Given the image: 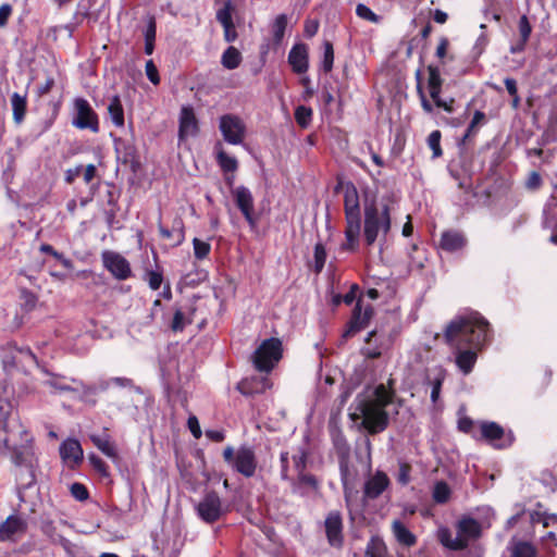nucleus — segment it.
<instances>
[{"mask_svg": "<svg viewBox=\"0 0 557 557\" xmlns=\"http://www.w3.org/2000/svg\"><path fill=\"white\" fill-rule=\"evenodd\" d=\"M488 322L478 312L458 315L445 330L446 343L455 350V362L463 374H469L481 350L490 339Z\"/></svg>", "mask_w": 557, "mask_h": 557, "instance_id": "f257e3e1", "label": "nucleus"}, {"mask_svg": "<svg viewBox=\"0 0 557 557\" xmlns=\"http://www.w3.org/2000/svg\"><path fill=\"white\" fill-rule=\"evenodd\" d=\"M2 430L7 432L4 445L10 451V459L15 467L18 486L30 488L36 483L38 460L33 446V437L20 423L17 414L10 412L5 421L2 420Z\"/></svg>", "mask_w": 557, "mask_h": 557, "instance_id": "f03ea898", "label": "nucleus"}, {"mask_svg": "<svg viewBox=\"0 0 557 557\" xmlns=\"http://www.w3.org/2000/svg\"><path fill=\"white\" fill-rule=\"evenodd\" d=\"M394 396L392 379L388 380V386L379 384L367 391L364 395L357 396L354 414H359L362 418V424L369 433L376 434L387 428L388 414L385 407L393 401Z\"/></svg>", "mask_w": 557, "mask_h": 557, "instance_id": "7ed1b4c3", "label": "nucleus"}, {"mask_svg": "<svg viewBox=\"0 0 557 557\" xmlns=\"http://www.w3.org/2000/svg\"><path fill=\"white\" fill-rule=\"evenodd\" d=\"M396 202L394 193H386L379 201H373L364 207V239L371 246L382 235L391 230V212Z\"/></svg>", "mask_w": 557, "mask_h": 557, "instance_id": "20e7f679", "label": "nucleus"}, {"mask_svg": "<svg viewBox=\"0 0 557 557\" xmlns=\"http://www.w3.org/2000/svg\"><path fill=\"white\" fill-rule=\"evenodd\" d=\"M389 486V479L383 471H376L370 476L363 486V504L361 506L354 503V496L357 492L345 486L344 498L350 519L354 521L357 516L362 513L366 499L377 498Z\"/></svg>", "mask_w": 557, "mask_h": 557, "instance_id": "39448f33", "label": "nucleus"}, {"mask_svg": "<svg viewBox=\"0 0 557 557\" xmlns=\"http://www.w3.org/2000/svg\"><path fill=\"white\" fill-rule=\"evenodd\" d=\"M223 457L234 470L245 478H251L255 475L257 459L251 447L240 446L236 451H234L233 447L227 446L223 451Z\"/></svg>", "mask_w": 557, "mask_h": 557, "instance_id": "423d86ee", "label": "nucleus"}, {"mask_svg": "<svg viewBox=\"0 0 557 557\" xmlns=\"http://www.w3.org/2000/svg\"><path fill=\"white\" fill-rule=\"evenodd\" d=\"M195 510L201 521L212 524L227 513L228 507L223 503L216 492L211 491L206 493L196 504Z\"/></svg>", "mask_w": 557, "mask_h": 557, "instance_id": "0eeeda50", "label": "nucleus"}, {"mask_svg": "<svg viewBox=\"0 0 557 557\" xmlns=\"http://www.w3.org/2000/svg\"><path fill=\"white\" fill-rule=\"evenodd\" d=\"M282 357V343L277 338L262 342L253 354V363L259 371L269 372Z\"/></svg>", "mask_w": 557, "mask_h": 557, "instance_id": "6e6552de", "label": "nucleus"}, {"mask_svg": "<svg viewBox=\"0 0 557 557\" xmlns=\"http://www.w3.org/2000/svg\"><path fill=\"white\" fill-rule=\"evenodd\" d=\"M219 128L224 140L231 145H239L246 135L244 121L234 114H225L220 117Z\"/></svg>", "mask_w": 557, "mask_h": 557, "instance_id": "1a4fd4ad", "label": "nucleus"}, {"mask_svg": "<svg viewBox=\"0 0 557 557\" xmlns=\"http://www.w3.org/2000/svg\"><path fill=\"white\" fill-rule=\"evenodd\" d=\"M75 116L72 124L79 129H89L92 133L99 132V122L96 112L89 102L84 98L74 101Z\"/></svg>", "mask_w": 557, "mask_h": 557, "instance_id": "9d476101", "label": "nucleus"}, {"mask_svg": "<svg viewBox=\"0 0 557 557\" xmlns=\"http://www.w3.org/2000/svg\"><path fill=\"white\" fill-rule=\"evenodd\" d=\"M235 203L251 228L257 226L255 203L251 191L245 186H237L232 190Z\"/></svg>", "mask_w": 557, "mask_h": 557, "instance_id": "9b49d317", "label": "nucleus"}, {"mask_svg": "<svg viewBox=\"0 0 557 557\" xmlns=\"http://www.w3.org/2000/svg\"><path fill=\"white\" fill-rule=\"evenodd\" d=\"M106 269L117 280H126L131 276V267L128 261L121 255L107 251L102 255Z\"/></svg>", "mask_w": 557, "mask_h": 557, "instance_id": "f8f14e48", "label": "nucleus"}, {"mask_svg": "<svg viewBox=\"0 0 557 557\" xmlns=\"http://www.w3.org/2000/svg\"><path fill=\"white\" fill-rule=\"evenodd\" d=\"M373 309L370 305L363 308L361 299H359L352 310V317L348 323V327L344 333V337L352 336L357 332L364 329L371 317Z\"/></svg>", "mask_w": 557, "mask_h": 557, "instance_id": "ddd939ff", "label": "nucleus"}, {"mask_svg": "<svg viewBox=\"0 0 557 557\" xmlns=\"http://www.w3.org/2000/svg\"><path fill=\"white\" fill-rule=\"evenodd\" d=\"M325 533L332 546L339 547L343 544V519L339 511L329 512L324 521Z\"/></svg>", "mask_w": 557, "mask_h": 557, "instance_id": "4468645a", "label": "nucleus"}, {"mask_svg": "<svg viewBox=\"0 0 557 557\" xmlns=\"http://www.w3.org/2000/svg\"><path fill=\"white\" fill-rule=\"evenodd\" d=\"M481 435L496 448H504L511 444V438L504 437V429L496 422H482Z\"/></svg>", "mask_w": 557, "mask_h": 557, "instance_id": "2eb2a0df", "label": "nucleus"}, {"mask_svg": "<svg viewBox=\"0 0 557 557\" xmlns=\"http://www.w3.org/2000/svg\"><path fill=\"white\" fill-rule=\"evenodd\" d=\"M198 133V121L195 115L194 109L190 106H184L180 113V129L178 135L181 139L196 136Z\"/></svg>", "mask_w": 557, "mask_h": 557, "instance_id": "dca6fc26", "label": "nucleus"}, {"mask_svg": "<svg viewBox=\"0 0 557 557\" xmlns=\"http://www.w3.org/2000/svg\"><path fill=\"white\" fill-rule=\"evenodd\" d=\"M344 207L346 221H360L359 196L352 183L344 186Z\"/></svg>", "mask_w": 557, "mask_h": 557, "instance_id": "f3484780", "label": "nucleus"}, {"mask_svg": "<svg viewBox=\"0 0 557 557\" xmlns=\"http://www.w3.org/2000/svg\"><path fill=\"white\" fill-rule=\"evenodd\" d=\"M64 380H65V377H63V376L52 375L49 380H47L45 382V384L50 386L51 388H53L55 392H59V393L82 391L86 395V394H90V393L95 392V388H92L91 386L85 385L79 380H76L73 377L70 379V381L73 383V385L64 383L63 382Z\"/></svg>", "mask_w": 557, "mask_h": 557, "instance_id": "a211bd4d", "label": "nucleus"}, {"mask_svg": "<svg viewBox=\"0 0 557 557\" xmlns=\"http://www.w3.org/2000/svg\"><path fill=\"white\" fill-rule=\"evenodd\" d=\"M288 62L293 71L302 74L308 70V49L304 44L295 45L288 53Z\"/></svg>", "mask_w": 557, "mask_h": 557, "instance_id": "6ab92c4d", "label": "nucleus"}, {"mask_svg": "<svg viewBox=\"0 0 557 557\" xmlns=\"http://www.w3.org/2000/svg\"><path fill=\"white\" fill-rule=\"evenodd\" d=\"M481 527L479 522L473 518H462L457 523V535L465 542V548L468 543L480 536Z\"/></svg>", "mask_w": 557, "mask_h": 557, "instance_id": "aec40b11", "label": "nucleus"}, {"mask_svg": "<svg viewBox=\"0 0 557 557\" xmlns=\"http://www.w3.org/2000/svg\"><path fill=\"white\" fill-rule=\"evenodd\" d=\"M60 455L64 462L78 463L83 460V449L75 438H67L60 445Z\"/></svg>", "mask_w": 557, "mask_h": 557, "instance_id": "412c9836", "label": "nucleus"}, {"mask_svg": "<svg viewBox=\"0 0 557 557\" xmlns=\"http://www.w3.org/2000/svg\"><path fill=\"white\" fill-rule=\"evenodd\" d=\"M27 523L17 516H10L2 522V541L4 539H14L26 532Z\"/></svg>", "mask_w": 557, "mask_h": 557, "instance_id": "4be33fe9", "label": "nucleus"}, {"mask_svg": "<svg viewBox=\"0 0 557 557\" xmlns=\"http://www.w3.org/2000/svg\"><path fill=\"white\" fill-rule=\"evenodd\" d=\"M518 33H519V39L516 42H513L509 49L510 52L513 54L522 52L524 50L525 45L531 36L532 26H531L527 15H522L519 18Z\"/></svg>", "mask_w": 557, "mask_h": 557, "instance_id": "5701e85b", "label": "nucleus"}, {"mask_svg": "<svg viewBox=\"0 0 557 557\" xmlns=\"http://www.w3.org/2000/svg\"><path fill=\"white\" fill-rule=\"evenodd\" d=\"M510 557H537L536 548L527 541L512 537L507 546Z\"/></svg>", "mask_w": 557, "mask_h": 557, "instance_id": "b1692460", "label": "nucleus"}, {"mask_svg": "<svg viewBox=\"0 0 557 557\" xmlns=\"http://www.w3.org/2000/svg\"><path fill=\"white\" fill-rule=\"evenodd\" d=\"M466 245L465 236L457 231H446L442 234L440 246L442 249L454 252Z\"/></svg>", "mask_w": 557, "mask_h": 557, "instance_id": "393cba45", "label": "nucleus"}, {"mask_svg": "<svg viewBox=\"0 0 557 557\" xmlns=\"http://www.w3.org/2000/svg\"><path fill=\"white\" fill-rule=\"evenodd\" d=\"M446 377V370L442 367H435L428 373L426 380L431 385V400L436 403L440 398L442 384Z\"/></svg>", "mask_w": 557, "mask_h": 557, "instance_id": "a878e982", "label": "nucleus"}, {"mask_svg": "<svg viewBox=\"0 0 557 557\" xmlns=\"http://www.w3.org/2000/svg\"><path fill=\"white\" fill-rule=\"evenodd\" d=\"M360 234V221H346L345 243L342 244L343 250L354 251L358 247Z\"/></svg>", "mask_w": 557, "mask_h": 557, "instance_id": "bb28decb", "label": "nucleus"}, {"mask_svg": "<svg viewBox=\"0 0 557 557\" xmlns=\"http://www.w3.org/2000/svg\"><path fill=\"white\" fill-rule=\"evenodd\" d=\"M392 531L397 542L404 546L410 547L417 543L416 535L399 520H394Z\"/></svg>", "mask_w": 557, "mask_h": 557, "instance_id": "cd10ccee", "label": "nucleus"}, {"mask_svg": "<svg viewBox=\"0 0 557 557\" xmlns=\"http://www.w3.org/2000/svg\"><path fill=\"white\" fill-rule=\"evenodd\" d=\"M91 442L94 445L107 457L115 459L117 457L114 445L112 444L108 434L103 435H91Z\"/></svg>", "mask_w": 557, "mask_h": 557, "instance_id": "c85d7f7f", "label": "nucleus"}, {"mask_svg": "<svg viewBox=\"0 0 557 557\" xmlns=\"http://www.w3.org/2000/svg\"><path fill=\"white\" fill-rule=\"evenodd\" d=\"M243 61L242 53L239 50L233 46H230L225 49L221 57V64L226 70H235L237 69Z\"/></svg>", "mask_w": 557, "mask_h": 557, "instance_id": "c756f323", "label": "nucleus"}, {"mask_svg": "<svg viewBox=\"0 0 557 557\" xmlns=\"http://www.w3.org/2000/svg\"><path fill=\"white\" fill-rule=\"evenodd\" d=\"M437 537L440 542L449 549L460 550L465 548V542H462L461 539L458 537V535L453 537L450 530L447 528L440 529Z\"/></svg>", "mask_w": 557, "mask_h": 557, "instance_id": "7c9ffc66", "label": "nucleus"}, {"mask_svg": "<svg viewBox=\"0 0 557 557\" xmlns=\"http://www.w3.org/2000/svg\"><path fill=\"white\" fill-rule=\"evenodd\" d=\"M108 112L115 126L122 127L124 125V110L119 96L111 98L108 106Z\"/></svg>", "mask_w": 557, "mask_h": 557, "instance_id": "2f4dec72", "label": "nucleus"}, {"mask_svg": "<svg viewBox=\"0 0 557 557\" xmlns=\"http://www.w3.org/2000/svg\"><path fill=\"white\" fill-rule=\"evenodd\" d=\"M11 106L14 122L21 124L26 113V97L14 92L11 97Z\"/></svg>", "mask_w": 557, "mask_h": 557, "instance_id": "473e14b6", "label": "nucleus"}, {"mask_svg": "<svg viewBox=\"0 0 557 557\" xmlns=\"http://www.w3.org/2000/svg\"><path fill=\"white\" fill-rule=\"evenodd\" d=\"M159 231L163 238L173 239L175 246L182 244V242L184 240V230L181 220L174 223V226L171 231L161 225L159 226Z\"/></svg>", "mask_w": 557, "mask_h": 557, "instance_id": "72a5a7b5", "label": "nucleus"}, {"mask_svg": "<svg viewBox=\"0 0 557 557\" xmlns=\"http://www.w3.org/2000/svg\"><path fill=\"white\" fill-rule=\"evenodd\" d=\"M451 495L449 485L444 481H438L434 484L432 491V498L436 504H446Z\"/></svg>", "mask_w": 557, "mask_h": 557, "instance_id": "f704fd0d", "label": "nucleus"}, {"mask_svg": "<svg viewBox=\"0 0 557 557\" xmlns=\"http://www.w3.org/2000/svg\"><path fill=\"white\" fill-rule=\"evenodd\" d=\"M486 122L485 113L476 110L472 116L470 124L467 127V131L462 137V144H465L470 137L474 136L478 132V128L484 125Z\"/></svg>", "mask_w": 557, "mask_h": 557, "instance_id": "c9c22d12", "label": "nucleus"}, {"mask_svg": "<svg viewBox=\"0 0 557 557\" xmlns=\"http://www.w3.org/2000/svg\"><path fill=\"white\" fill-rule=\"evenodd\" d=\"M234 4L231 0L224 2V5L216 11V21L222 25L234 24L232 14L234 12Z\"/></svg>", "mask_w": 557, "mask_h": 557, "instance_id": "e433bc0d", "label": "nucleus"}, {"mask_svg": "<svg viewBox=\"0 0 557 557\" xmlns=\"http://www.w3.org/2000/svg\"><path fill=\"white\" fill-rule=\"evenodd\" d=\"M218 163L224 172H235L238 168V162L235 157L228 156L225 151L218 152Z\"/></svg>", "mask_w": 557, "mask_h": 557, "instance_id": "4c0bfd02", "label": "nucleus"}, {"mask_svg": "<svg viewBox=\"0 0 557 557\" xmlns=\"http://www.w3.org/2000/svg\"><path fill=\"white\" fill-rule=\"evenodd\" d=\"M312 119V110L306 106H298L295 110V120L297 124L306 128Z\"/></svg>", "mask_w": 557, "mask_h": 557, "instance_id": "58836bf2", "label": "nucleus"}, {"mask_svg": "<svg viewBox=\"0 0 557 557\" xmlns=\"http://www.w3.org/2000/svg\"><path fill=\"white\" fill-rule=\"evenodd\" d=\"M356 14L358 17L371 22L373 24H379L382 17L375 14L369 7L363 3H359L356 8Z\"/></svg>", "mask_w": 557, "mask_h": 557, "instance_id": "ea45409f", "label": "nucleus"}, {"mask_svg": "<svg viewBox=\"0 0 557 557\" xmlns=\"http://www.w3.org/2000/svg\"><path fill=\"white\" fill-rule=\"evenodd\" d=\"M314 271L317 273H320L322 269L324 268L325 260H326V250L324 245L321 242H318L314 246Z\"/></svg>", "mask_w": 557, "mask_h": 557, "instance_id": "a19ab883", "label": "nucleus"}, {"mask_svg": "<svg viewBox=\"0 0 557 557\" xmlns=\"http://www.w3.org/2000/svg\"><path fill=\"white\" fill-rule=\"evenodd\" d=\"M323 47H324V52H323V59L321 62V66L325 73H329L332 71L333 63H334L333 45L330 41H325Z\"/></svg>", "mask_w": 557, "mask_h": 557, "instance_id": "79ce46f5", "label": "nucleus"}, {"mask_svg": "<svg viewBox=\"0 0 557 557\" xmlns=\"http://www.w3.org/2000/svg\"><path fill=\"white\" fill-rule=\"evenodd\" d=\"M376 336V332L375 331H372L368 334L367 338H366V343H367V347L363 348V355L367 357V358H370V359H375V358H379L381 355H382V348L381 346H371V343H372V339Z\"/></svg>", "mask_w": 557, "mask_h": 557, "instance_id": "37998d69", "label": "nucleus"}, {"mask_svg": "<svg viewBox=\"0 0 557 557\" xmlns=\"http://www.w3.org/2000/svg\"><path fill=\"white\" fill-rule=\"evenodd\" d=\"M24 359H30V360H36V357L34 356V354L28 349V348H15V354L12 355L11 359L9 360H3V363L7 366H12V364H15L16 362L18 361H22Z\"/></svg>", "mask_w": 557, "mask_h": 557, "instance_id": "c03bdc74", "label": "nucleus"}, {"mask_svg": "<svg viewBox=\"0 0 557 557\" xmlns=\"http://www.w3.org/2000/svg\"><path fill=\"white\" fill-rule=\"evenodd\" d=\"M428 145L433 152V158H438L443 154L441 148V132L433 131L428 137Z\"/></svg>", "mask_w": 557, "mask_h": 557, "instance_id": "a18cd8bd", "label": "nucleus"}, {"mask_svg": "<svg viewBox=\"0 0 557 557\" xmlns=\"http://www.w3.org/2000/svg\"><path fill=\"white\" fill-rule=\"evenodd\" d=\"M193 246H194L195 257L199 260L205 259L209 255L210 249H211V246L209 243L200 240L198 238H194Z\"/></svg>", "mask_w": 557, "mask_h": 557, "instance_id": "49530a36", "label": "nucleus"}, {"mask_svg": "<svg viewBox=\"0 0 557 557\" xmlns=\"http://www.w3.org/2000/svg\"><path fill=\"white\" fill-rule=\"evenodd\" d=\"M286 26L287 16L285 14L277 15L273 24V35L276 40H281L283 38Z\"/></svg>", "mask_w": 557, "mask_h": 557, "instance_id": "de8ad7c7", "label": "nucleus"}, {"mask_svg": "<svg viewBox=\"0 0 557 557\" xmlns=\"http://www.w3.org/2000/svg\"><path fill=\"white\" fill-rule=\"evenodd\" d=\"M72 496L79 502L86 500L89 496L86 486L82 483L75 482L70 487Z\"/></svg>", "mask_w": 557, "mask_h": 557, "instance_id": "09e8293b", "label": "nucleus"}, {"mask_svg": "<svg viewBox=\"0 0 557 557\" xmlns=\"http://www.w3.org/2000/svg\"><path fill=\"white\" fill-rule=\"evenodd\" d=\"M146 281L148 282V285L152 290H157L160 288L163 281L162 273L152 270L147 271Z\"/></svg>", "mask_w": 557, "mask_h": 557, "instance_id": "8fccbe9b", "label": "nucleus"}, {"mask_svg": "<svg viewBox=\"0 0 557 557\" xmlns=\"http://www.w3.org/2000/svg\"><path fill=\"white\" fill-rule=\"evenodd\" d=\"M42 532L49 536L53 542H62L64 539L55 532V527L51 520L42 521Z\"/></svg>", "mask_w": 557, "mask_h": 557, "instance_id": "3c124183", "label": "nucleus"}, {"mask_svg": "<svg viewBox=\"0 0 557 557\" xmlns=\"http://www.w3.org/2000/svg\"><path fill=\"white\" fill-rule=\"evenodd\" d=\"M367 557H386L384 544L380 541H372L367 548Z\"/></svg>", "mask_w": 557, "mask_h": 557, "instance_id": "603ef678", "label": "nucleus"}, {"mask_svg": "<svg viewBox=\"0 0 557 557\" xmlns=\"http://www.w3.org/2000/svg\"><path fill=\"white\" fill-rule=\"evenodd\" d=\"M429 79H428V87L434 88V87H442V78L440 74V70L436 66L429 65Z\"/></svg>", "mask_w": 557, "mask_h": 557, "instance_id": "864d4df0", "label": "nucleus"}, {"mask_svg": "<svg viewBox=\"0 0 557 557\" xmlns=\"http://www.w3.org/2000/svg\"><path fill=\"white\" fill-rule=\"evenodd\" d=\"M145 71L148 79L153 84L158 85L160 83V77L158 73V69L152 60H148L145 65Z\"/></svg>", "mask_w": 557, "mask_h": 557, "instance_id": "5fc2aeb1", "label": "nucleus"}, {"mask_svg": "<svg viewBox=\"0 0 557 557\" xmlns=\"http://www.w3.org/2000/svg\"><path fill=\"white\" fill-rule=\"evenodd\" d=\"M111 384H114V385H116L119 387H132L133 386V381L131 379H127V377H112L109 381L103 382L100 385V388L101 389H107V388H109V386Z\"/></svg>", "mask_w": 557, "mask_h": 557, "instance_id": "6e6d98bb", "label": "nucleus"}, {"mask_svg": "<svg viewBox=\"0 0 557 557\" xmlns=\"http://www.w3.org/2000/svg\"><path fill=\"white\" fill-rule=\"evenodd\" d=\"M292 459L297 474L304 472L307 461L306 453L304 450H299L297 454L293 455Z\"/></svg>", "mask_w": 557, "mask_h": 557, "instance_id": "4d7b16f0", "label": "nucleus"}, {"mask_svg": "<svg viewBox=\"0 0 557 557\" xmlns=\"http://www.w3.org/2000/svg\"><path fill=\"white\" fill-rule=\"evenodd\" d=\"M157 33V24L153 16L148 17L147 26L144 32L145 41H154Z\"/></svg>", "mask_w": 557, "mask_h": 557, "instance_id": "13d9d810", "label": "nucleus"}, {"mask_svg": "<svg viewBox=\"0 0 557 557\" xmlns=\"http://www.w3.org/2000/svg\"><path fill=\"white\" fill-rule=\"evenodd\" d=\"M185 325L184 313L181 310H176L171 324L172 330L175 332L183 331Z\"/></svg>", "mask_w": 557, "mask_h": 557, "instance_id": "bf43d9fd", "label": "nucleus"}, {"mask_svg": "<svg viewBox=\"0 0 557 557\" xmlns=\"http://www.w3.org/2000/svg\"><path fill=\"white\" fill-rule=\"evenodd\" d=\"M187 425H188V429L189 431L191 432V434L194 435L195 438H200L201 437V430H200V425H199V421L198 419L195 417V416H190L187 420Z\"/></svg>", "mask_w": 557, "mask_h": 557, "instance_id": "052dcab7", "label": "nucleus"}, {"mask_svg": "<svg viewBox=\"0 0 557 557\" xmlns=\"http://www.w3.org/2000/svg\"><path fill=\"white\" fill-rule=\"evenodd\" d=\"M541 185V175L537 172H531L525 183L527 188L534 190L537 189Z\"/></svg>", "mask_w": 557, "mask_h": 557, "instance_id": "680f3d73", "label": "nucleus"}, {"mask_svg": "<svg viewBox=\"0 0 557 557\" xmlns=\"http://www.w3.org/2000/svg\"><path fill=\"white\" fill-rule=\"evenodd\" d=\"M319 29V22L317 20H307L305 22L304 33L307 37H313Z\"/></svg>", "mask_w": 557, "mask_h": 557, "instance_id": "e2e57ef3", "label": "nucleus"}, {"mask_svg": "<svg viewBox=\"0 0 557 557\" xmlns=\"http://www.w3.org/2000/svg\"><path fill=\"white\" fill-rule=\"evenodd\" d=\"M417 91H418V95L420 97L421 106H422L423 110L425 112H428V113H431L433 111V107H432V104L430 103V101L425 97L422 84L419 83L417 85Z\"/></svg>", "mask_w": 557, "mask_h": 557, "instance_id": "0e129e2a", "label": "nucleus"}, {"mask_svg": "<svg viewBox=\"0 0 557 557\" xmlns=\"http://www.w3.org/2000/svg\"><path fill=\"white\" fill-rule=\"evenodd\" d=\"M83 171V165H77L75 168L67 169L65 171L64 180L67 184H72L76 177L81 175Z\"/></svg>", "mask_w": 557, "mask_h": 557, "instance_id": "69168bd1", "label": "nucleus"}, {"mask_svg": "<svg viewBox=\"0 0 557 557\" xmlns=\"http://www.w3.org/2000/svg\"><path fill=\"white\" fill-rule=\"evenodd\" d=\"M410 479V467L408 465H400L398 473V482L406 485Z\"/></svg>", "mask_w": 557, "mask_h": 557, "instance_id": "338daca9", "label": "nucleus"}, {"mask_svg": "<svg viewBox=\"0 0 557 557\" xmlns=\"http://www.w3.org/2000/svg\"><path fill=\"white\" fill-rule=\"evenodd\" d=\"M223 29H224V38L227 42H233L236 40L237 33H236L234 24H228L226 26H223Z\"/></svg>", "mask_w": 557, "mask_h": 557, "instance_id": "774afa93", "label": "nucleus"}]
</instances>
